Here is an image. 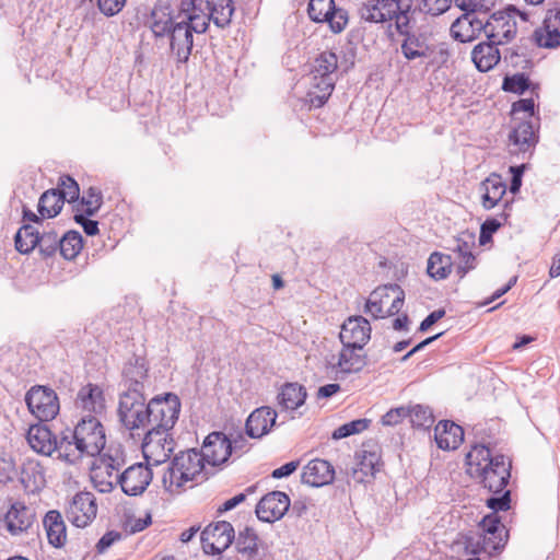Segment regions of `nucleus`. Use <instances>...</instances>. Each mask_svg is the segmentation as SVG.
I'll list each match as a JSON object with an SVG mask.
<instances>
[{
	"label": "nucleus",
	"instance_id": "42",
	"mask_svg": "<svg viewBox=\"0 0 560 560\" xmlns=\"http://www.w3.org/2000/svg\"><path fill=\"white\" fill-rule=\"evenodd\" d=\"M401 52L408 60L427 57L429 55V46L421 35L407 33L401 44Z\"/></svg>",
	"mask_w": 560,
	"mask_h": 560
},
{
	"label": "nucleus",
	"instance_id": "41",
	"mask_svg": "<svg viewBox=\"0 0 560 560\" xmlns=\"http://www.w3.org/2000/svg\"><path fill=\"white\" fill-rule=\"evenodd\" d=\"M65 205L59 189H48L39 198L38 212L43 218H55L58 215Z\"/></svg>",
	"mask_w": 560,
	"mask_h": 560
},
{
	"label": "nucleus",
	"instance_id": "16",
	"mask_svg": "<svg viewBox=\"0 0 560 560\" xmlns=\"http://www.w3.org/2000/svg\"><path fill=\"white\" fill-rule=\"evenodd\" d=\"M97 504L91 492H79L72 497L66 509L67 520L75 527L84 528L96 517Z\"/></svg>",
	"mask_w": 560,
	"mask_h": 560
},
{
	"label": "nucleus",
	"instance_id": "34",
	"mask_svg": "<svg viewBox=\"0 0 560 560\" xmlns=\"http://www.w3.org/2000/svg\"><path fill=\"white\" fill-rule=\"evenodd\" d=\"M122 377V390L138 389L143 392V381L148 377L144 359L138 357L129 361L124 368Z\"/></svg>",
	"mask_w": 560,
	"mask_h": 560
},
{
	"label": "nucleus",
	"instance_id": "53",
	"mask_svg": "<svg viewBox=\"0 0 560 560\" xmlns=\"http://www.w3.org/2000/svg\"><path fill=\"white\" fill-rule=\"evenodd\" d=\"M528 79L523 73H517L512 77H505L502 88L506 92L522 94L528 89Z\"/></svg>",
	"mask_w": 560,
	"mask_h": 560
},
{
	"label": "nucleus",
	"instance_id": "6",
	"mask_svg": "<svg viewBox=\"0 0 560 560\" xmlns=\"http://www.w3.org/2000/svg\"><path fill=\"white\" fill-rule=\"evenodd\" d=\"M205 460L200 452L188 450L176 455L163 475V483L171 491H178L188 481H199L207 479L205 470Z\"/></svg>",
	"mask_w": 560,
	"mask_h": 560
},
{
	"label": "nucleus",
	"instance_id": "57",
	"mask_svg": "<svg viewBox=\"0 0 560 560\" xmlns=\"http://www.w3.org/2000/svg\"><path fill=\"white\" fill-rule=\"evenodd\" d=\"M511 494L509 490H505L501 497H491L487 499V506L492 510V513L497 514L499 511H506L510 509Z\"/></svg>",
	"mask_w": 560,
	"mask_h": 560
},
{
	"label": "nucleus",
	"instance_id": "47",
	"mask_svg": "<svg viewBox=\"0 0 560 560\" xmlns=\"http://www.w3.org/2000/svg\"><path fill=\"white\" fill-rule=\"evenodd\" d=\"M371 421L369 419H357L353 421H350L348 423H345L337 428L332 434L331 438L334 440H341L345 438H348L353 434H359L366 430L370 425Z\"/></svg>",
	"mask_w": 560,
	"mask_h": 560
},
{
	"label": "nucleus",
	"instance_id": "14",
	"mask_svg": "<svg viewBox=\"0 0 560 560\" xmlns=\"http://www.w3.org/2000/svg\"><path fill=\"white\" fill-rule=\"evenodd\" d=\"M28 410L40 421L52 420L59 412V400L51 388L33 386L25 396Z\"/></svg>",
	"mask_w": 560,
	"mask_h": 560
},
{
	"label": "nucleus",
	"instance_id": "24",
	"mask_svg": "<svg viewBox=\"0 0 560 560\" xmlns=\"http://www.w3.org/2000/svg\"><path fill=\"white\" fill-rule=\"evenodd\" d=\"M35 512L23 502L16 501L11 504L3 517L7 530L11 535H19L26 532L34 523Z\"/></svg>",
	"mask_w": 560,
	"mask_h": 560
},
{
	"label": "nucleus",
	"instance_id": "44",
	"mask_svg": "<svg viewBox=\"0 0 560 560\" xmlns=\"http://www.w3.org/2000/svg\"><path fill=\"white\" fill-rule=\"evenodd\" d=\"M82 249V236L79 232L69 231L59 240V253L68 259H74Z\"/></svg>",
	"mask_w": 560,
	"mask_h": 560
},
{
	"label": "nucleus",
	"instance_id": "56",
	"mask_svg": "<svg viewBox=\"0 0 560 560\" xmlns=\"http://www.w3.org/2000/svg\"><path fill=\"white\" fill-rule=\"evenodd\" d=\"M454 264H456L457 275L463 278L469 270H472L476 267V257L471 250L466 255H462L458 258H455Z\"/></svg>",
	"mask_w": 560,
	"mask_h": 560
},
{
	"label": "nucleus",
	"instance_id": "35",
	"mask_svg": "<svg viewBox=\"0 0 560 560\" xmlns=\"http://www.w3.org/2000/svg\"><path fill=\"white\" fill-rule=\"evenodd\" d=\"M363 348L342 346L338 361L334 364L339 372L351 374L360 372L366 364L365 355L361 353Z\"/></svg>",
	"mask_w": 560,
	"mask_h": 560
},
{
	"label": "nucleus",
	"instance_id": "29",
	"mask_svg": "<svg viewBox=\"0 0 560 560\" xmlns=\"http://www.w3.org/2000/svg\"><path fill=\"white\" fill-rule=\"evenodd\" d=\"M436 444L442 450H456L464 440V430L453 421H440L434 429Z\"/></svg>",
	"mask_w": 560,
	"mask_h": 560
},
{
	"label": "nucleus",
	"instance_id": "37",
	"mask_svg": "<svg viewBox=\"0 0 560 560\" xmlns=\"http://www.w3.org/2000/svg\"><path fill=\"white\" fill-rule=\"evenodd\" d=\"M509 139L520 151L526 152L529 150L537 142L533 122L530 120L521 121L510 133Z\"/></svg>",
	"mask_w": 560,
	"mask_h": 560
},
{
	"label": "nucleus",
	"instance_id": "31",
	"mask_svg": "<svg viewBox=\"0 0 560 560\" xmlns=\"http://www.w3.org/2000/svg\"><path fill=\"white\" fill-rule=\"evenodd\" d=\"M498 46V44L489 40L479 43L474 47L471 59L479 71L487 72L499 63L501 54Z\"/></svg>",
	"mask_w": 560,
	"mask_h": 560
},
{
	"label": "nucleus",
	"instance_id": "3",
	"mask_svg": "<svg viewBox=\"0 0 560 560\" xmlns=\"http://www.w3.org/2000/svg\"><path fill=\"white\" fill-rule=\"evenodd\" d=\"M150 28L158 37H167L170 52L178 63H186L194 47V35L177 14L171 15L162 9H154L151 13Z\"/></svg>",
	"mask_w": 560,
	"mask_h": 560
},
{
	"label": "nucleus",
	"instance_id": "18",
	"mask_svg": "<svg viewBox=\"0 0 560 560\" xmlns=\"http://www.w3.org/2000/svg\"><path fill=\"white\" fill-rule=\"evenodd\" d=\"M534 38L539 47L556 48L560 46L559 2H548L542 26L535 31Z\"/></svg>",
	"mask_w": 560,
	"mask_h": 560
},
{
	"label": "nucleus",
	"instance_id": "11",
	"mask_svg": "<svg viewBox=\"0 0 560 560\" xmlns=\"http://www.w3.org/2000/svg\"><path fill=\"white\" fill-rule=\"evenodd\" d=\"M180 400L176 394L166 393L149 400L148 428L170 432L179 416Z\"/></svg>",
	"mask_w": 560,
	"mask_h": 560
},
{
	"label": "nucleus",
	"instance_id": "62",
	"mask_svg": "<svg viewBox=\"0 0 560 560\" xmlns=\"http://www.w3.org/2000/svg\"><path fill=\"white\" fill-rule=\"evenodd\" d=\"M74 221L83 228L86 235L93 236L98 233L97 221L90 220L81 213L74 215Z\"/></svg>",
	"mask_w": 560,
	"mask_h": 560
},
{
	"label": "nucleus",
	"instance_id": "60",
	"mask_svg": "<svg viewBox=\"0 0 560 560\" xmlns=\"http://www.w3.org/2000/svg\"><path fill=\"white\" fill-rule=\"evenodd\" d=\"M126 0H98V8L107 16H113L120 12Z\"/></svg>",
	"mask_w": 560,
	"mask_h": 560
},
{
	"label": "nucleus",
	"instance_id": "20",
	"mask_svg": "<svg viewBox=\"0 0 560 560\" xmlns=\"http://www.w3.org/2000/svg\"><path fill=\"white\" fill-rule=\"evenodd\" d=\"M290 508V498L282 491H272L264 495L256 505V515L260 521L272 523L280 520Z\"/></svg>",
	"mask_w": 560,
	"mask_h": 560
},
{
	"label": "nucleus",
	"instance_id": "61",
	"mask_svg": "<svg viewBox=\"0 0 560 560\" xmlns=\"http://www.w3.org/2000/svg\"><path fill=\"white\" fill-rule=\"evenodd\" d=\"M121 537L122 535L119 532L110 530L105 533L96 544L97 552L104 553L109 547L114 545V542L120 540Z\"/></svg>",
	"mask_w": 560,
	"mask_h": 560
},
{
	"label": "nucleus",
	"instance_id": "5",
	"mask_svg": "<svg viewBox=\"0 0 560 560\" xmlns=\"http://www.w3.org/2000/svg\"><path fill=\"white\" fill-rule=\"evenodd\" d=\"M337 68L338 57L332 51H323L314 59L308 74L310 89L306 95L312 106L322 107L328 101L335 89Z\"/></svg>",
	"mask_w": 560,
	"mask_h": 560
},
{
	"label": "nucleus",
	"instance_id": "19",
	"mask_svg": "<svg viewBox=\"0 0 560 560\" xmlns=\"http://www.w3.org/2000/svg\"><path fill=\"white\" fill-rule=\"evenodd\" d=\"M237 441L233 446L232 442L222 432L210 433L201 447V455L206 464L215 467L224 464L236 448Z\"/></svg>",
	"mask_w": 560,
	"mask_h": 560
},
{
	"label": "nucleus",
	"instance_id": "21",
	"mask_svg": "<svg viewBox=\"0 0 560 560\" xmlns=\"http://www.w3.org/2000/svg\"><path fill=\"white\" fill-rule=\"evenodd\" d=\"M152 480V471L148 464L137 463L120 475L119 485L128 495L141 494Z\"/></svg>",
	"mask_w": 560,
	"mask_h": 560
},
{
	"label": "nucleus",
	"instance_id": "55",
	"mask_svg": "<svg viewBox=\"0 0 560 560\" xmlns=\"http://www.w3.org/2000/svg\"><path fill=\"white\" fill-rule=\"evenodd\" d=\"M378 465V456L375 453L363 451L362 458L359 463V471H361L364 476H374L376 468Z\"/></svg>",
	"mask_w": 560,
	"mask_h": 560
},
{
	"label": "nucleus",
	"instance_id": "32",
	"mask_svg": "<svg viewBox=\"0 0 560 560\" xmlns=\"http://www.w3.org/2000/svg\"><path fill=\"white\" fill-rule=\"evenodd\" d=\"M20 480L32 492L43 489L46 485L44 466L36 459L27 458L22 464Z\"/></svg>",
	"mask_w": 560,
	"mask_h": 560
},
{
	"label": "nucleus",
	"instance_id": "63",
	"mask_svg": "<svg viewBox=\"0 0 560 560\" xmlns=\"http://www.w3.org/2000/svg\"><path fill=\"white\" fill-rule=\"evenodd\" d=\"M506 218L508 215L505 213H502L500 215V219L499 218H491V219H487L482 224H481V229L486 232H488L489 234H493L495 233L500 228L501 225L506 221Z\"/></svg>",
	"mask_w": 560,
	"mask_h": 560
},
{
	"label": "nucleus",
	"instance_id": "49",
	"mask_svg": "<svg viewBox=\"0 0 560 560\" xmlns=\"http://www.w3.org/2000/svg\"><path fill=\"white\" fill-rule=\"evenodd\" d=\"M59 236L55 231H47L39 235L37 246L45 257H50L59 250Z\"/></svg>",
	"mask_w": 560,
	"mask_h": 560
},
{
	"label": "nucleus",
	"instance_id": "36",
	"mask_svg": "<svg viewBox=\"0 0 560 560\" xmlns=\"http://www.w3.org/2000/svg\"><path fill=\"white\" fill-rule=\"evenodd\" d=\"M306 392L302 385L288 383L278 394V405L285 411H293L304 404Z\"/></svg>",
	"mask_w": 560,
	"mask_h": 560
},
{
	"label": "nucleus",
	"instance_id": "28",
	"mask_svg": "<svg viewBox=\"0 0 560 560\" xmlns=\"http://www.w3.org/2000/svg\"><path fill=\"white\" fill-rule=\"evenodd\" d=\"M75 406L90 413H102L105 409V398L102 388L94 384L81 387L75 398Z\"/></svg>",
	"mask_w": 560,
	"mask_h": 560
},
{
	"label": "nucleus",
	"instance_id": "39",
	"mask_svg": "<svg viewBox=\"0 0 560 560\" xmlns=\"http://www.w3.org/2000/svg\"><path fill=\"white\" fill-rule=\"evenodd\" d=\"M454 266L451 255L433 252L428 259L427 272L434 280H443L448 277Z\"/></svg>",
	"mask_w": 560,
	"mask_h": 560
},
{
	"label": "nucleus",
	"instance_id": "43",
	"mask_svg": "<svg viewBox=\"0 0 560 560\" xmlns=\"http://www.w3.org/2000/svg\"><path fill=\"white\" fill-rule=\"evenodd\" d=\"M15 248L21 254L31 253L39 242V233L30 224L19 229L14 237Z\"/></svg>",
	"mask_w": 560,
	"mask_h": 560
},
{
	"label": "nucleus",
	"instance_id": "64",
	"mask_svg": "<svg viewBox=\"0 0 560 560\" xmlns=\"http://www.w3.org/2000/svg\"><path fill=\"white\" fill-rule=\"evenodd\" d=\"M445 316V310L439 308L433 312H431L420 324L419 330L425 331L428 330L433 324H435L438 320L443 318Z\"/></svg>",
	"mask_w": 560,
	"mask_h": 560
},
{
	"label": "nucleus",
	"instance_id": "15",
	"mask_svg": "<svg viewBox=\"0 0 560 560\" xmlns=\"http://www.w3.org/2000/svg\"><path fill=\"white\" fill-rule=\"evenodd\" d=\"M202 550L207 555H220L226 550L235 538L231 523L220 521L208 525L201 532Z\"/></svg>",
	"mask_w": 560,
	"mask_h": 560
},
{
	"label": "nucleus",
	"instance_id": "45",
	"mask_svg": "<svg viewBox=\"0 0 560 560\" xmlns=\"http://www.w3.org/2000/svg\"><path fill=\"white\" fill-rule=\"evenodd\" d=\"M408 417L410 418L412 427L416 428L428 429L434 422L431 409L422 405H416L408 408Z\"/></svg>",
	"mask_w": 560,
	"mask_h": 560
},
{
	"label": "nucleus",
	"instance_id": "27",
	"mask_svg": "<svg viewBox=\"0 0 560 560\" xmlns=\"http://www.w3.org/2000/svg\"><path fill=\"white\" fill-rule=\"evenodd\" d=\"M335 470L331 464L324 459H313L302 472V481L312 487H322L334 480Z\"/></svg>",
	"mask_w": 560,
	"mask_h": 560
},
{
	"label": "nucleus",
	"instance_id": "17",
	"mask_svg": "<svg viewBox=\"0 0 560 560\" xmlns=\"http://www.w3.org/2000/svg\"><path fill=\"white\" fill-rule=\"evenodd\" d=\"M124 460L116 452V456L105 455L101 464L92 470L94 487L102 493L110 492L115 485H119L120 469Z\"/></svg>",
	"mask_w": 560,
	"mask_h": 560
},
{
	"label": "nucleus",
	"instance_id": "8",
	"mask_svg": "<svg viewBox=\"0 0 560 560\" xmlns=\"http://www.w3.org/2000/svg\"><path fill=\"white\" fill-rule=\"evenodd\" d=\"M360 19L371 24H384L395 21L397 31L402 34L408 16L399 3L393 0H363L358 7Z\"/></svg>",
	"mask_w": 560,
	"mask_h": 560
},
{
	"label": "nucleus",
	"instance_id": "10",
	"mask_svg": "<svg viewBox=\"0 0 560 560\" xmlns=\"http://www.w3.org/2000/svg\"><path fill=\"white\" fill-rule=\"evenodd\" d=\"M405 302L400 285L388 283L376 288L365 303V312L374 318H385L398 314Z\"/></svg>",
	"mask_w": 560,
	"mask_h": 560
},
{
	"label": "nucleus",
	"instance_id": "51",
	"mask_svg": "<svg viewBox=\"0 0 560 560\" xmlns=\"http://www.w3.org/2000/svg\"><path fill=\"white\" fill-rule=\"evenodd\" d=\"M455 4L463 11L472 13L488 12L495 5V0H454Z\"/></svg>",
	"mask_w": 560,
	"mask_h": 560
},
{
	"label": "nucleus",
	"instance_id": "26",
	"mask_svg": "<svg viewBox=\"0 0 560 560\" xmlns=\"http://www.w3.org/2000/svg\"><path fill=\"white\" fill-rule=\"evenodd\" d=\"M277 412L270 407H260L254 410L246 421V433L254 439L267 434L276 424Z\"/></svg>",
	"mask_w": 560,
	"mask_h": 560
},
{
	"label": "nucleus",
	"instance_id": "40",
	"mask_svg": "<svg viewBox=\"0 0 560 560\" xmlns=\"http://www.w3.org/2000/svg\"><path fill=\"white\" fill-rule=\"evenodd\" d=\"M235 539V548L238 553L247 560L256 558L258 555V536L253 528L246 527L241 530Z\"/></svg>",
	"mask_w": 560,
	"mask_h": 560
},
{
	"label": "nucleus",
	"instance_id": "46",
	"mask_svg": "<svg viewBox=\"0 0 560 560\" xmlns=\"http://www.w3.org/2000/svg\"><path fill=\"white\" fill-rule=\"evenodd\" d=\"M177 16L182 21L186 22L187 27L192 35L206 33L211 22L209 14L203 10L202 12H196L192 15L185 16L184 14H177Z\"/></svg>",
	"mask_w": 560,
	"mask_h": 560
},
{
	"label": "nucleus",
	"instance_id": "52",
	"mask_svg": "<svg viewBox=\"0 0 560 560\" xmlns=\"http://www.w3.org/2000/svg\"><path fill=\"white\" fill-rule=\"evenodd\" d=\"M454 0H420L419 9L425 14L433 16L445 13Z\"/></svg>",
	"mask_w": 560,
	"mask_h": 560
},
{
	"label": "nucleus",
	"instance_id": "54",
	"mask_svg": "<svg viewBox=\"0 0 560 560\" xmlns=\"http://www.w3.org/2000/svg\"><path fill=\"white\" fill-rule=\"evenodd\" d=\"M474 246L475 235L471 233H462L457 238L454 240V244L451 249L456 255V258H458L459 256L471 252Z\"/></svg>",
	"mask_w": 560,
	"mask_h": 560
},
{
	"label": "nucleus",
	"instance_id": "12",
	"mask_svg": "<svg viewBox=\"0 0 560 560\" xmlns=\"http://www.w3.org/2000/svg\"><path fill=\"white\" fill-rule=\"evenodd\" d=\"M307 13L313 22L327 23L334 34L343 32L349 23V12L334 0H310Z\"/></svg>",
	"mask_w": 560,
	"mask_h": 560
},
{
	"label": "nucleus",
	"instance_id": "7",
	"mask_svg": "<svg viewBox=\"0 0 560 560\" xmlns=\"http://www.w3.org/2000/svg\"><path fill=\"white\" fill-rule=\"evenodd\" d=\"M149 401L143 392L138 389L121 390L118 404V417L121 424L130 432L144 431L148 428Z\"/></svg>",
	"mask_w": 560,
	"mask_h": 560
},
{
	"label": "nucleus",
	"instance_id": "59",
	"mask_svg": "<svg viewBox=\"0 0 560 560\" xmlns=\"http://www.w3.org/2000/svg\"><path fill=\"white\" fill-rule=\"evenodd\" d=\"M406 417H408V408L398 407L390 409L382 417V423L384 425H396L400 423Z\"/></svg>",
	"mask_w": 560,
	"mask_h": 560
},
{
	"label": "nucleus",
	"instance_id": "50",
	"mask_svg": "<svg viewBox=\"0 0 560 560\" xmlns=\"http://www.w3.org/2000/svg\"><path fill=\"white\" fill-rule=\"evenodd\" d=\"M81 203L85 206L84 212L86 215H94L103 203L102 192L95 187H90L82 197Z\"/></svg>",
	"mask_w": 560,
	"mask_h": 560
},
{
	"label": "nucleus",
	"instance_id": "48",
	"mask_svg": "<svg viewBox=\"0 0 560 560\" xmlns=\"http://www.w3.org/2000/svg\"><path fill=\"white\" fill-rule=\"evenodd\" d=\"M57 189H59V194L63 201L73 202L79 199V185L72 177L68 175H63L59 178Z\"/></svg>",
	"mask_w": 560,
	"mask_h": 560
},
{
	"label": "nucleus",
	"instance_id": "25",
	"mask_svg": "<svg viewBox=\"0 0 560 560\" xmlns=\"http://www.w3.org/2000/svg\"><path fill=\"white\" fill-rule=\"evenodd\" d=\"M26 438L30 446L36 453L50 456L56 452L59 455L60 439L54 436L47 425H31Z\"/></svg>",
	"mask_w": 560,
	"mask_h": 560
},
{
	"label": "nucleus",
	"instance_id": "38",
	"mask_svg": "<svg viewBox=\"0 0 560 560\" xmlns=\"http://www.w3.org/2000/svg\"><path fill=\"white\" fill-rule=\"evenodd\" d=\"M207 10L214 25L224 28L230 25L235 8L232 0H218L214 3L207 1Z\"/></svg>",
	"mask_w": 560,
	"mask_h": 560
},
{
	"label": "nucleus",
	"instance_id": "9",
	"mask_svg": "<svg viewBox=\"0 0 560 560\" xmlns=\"http://www.w3.org/2000/svg\"><path fill=\"white\" fill-rule=\"evenodd\" d=\"M517 18L526 21V14L510 5L505 10L492 13L486 21L485 35L489 40L498 45L512 42L517 34Z\"/></svg>",
	"mask_w": 560,
	"mask_h": 560
},
{
	"label": "nucleus",
	"instance_id": "33",
	"mask_svg": "<svg viewBox=\"0 0 560 560\" xmlns=\"http://www.w3.org/2000/svg\"><path fill=\"white\" fill-rule=\"evenodd\" d=\"M43 525L46 530L48 542L60 548L67 541V528L59 511H48L43 520Z\"/></svg>",
	"mask_w": 560,
	"mask_h": 560
},
{
	"label": "nucleus",
	"instance_id": "22",
	"mask_svg": "<svg viewBox=\"0 0 560 560\" xmlns=\"http://www.w3.org/2000/svg\"><path fill=\"white\" fill-rule=\"evenodd\" d=\"M342 346L363 348L371 337V325L363 316L349 317L340 331Z\"/></svg>",
	"mask_w": 560,
	"mask_h": 560
},
{
	"label": "nucleus",
	"instance_id": "1",
	"mask_svg": "<svg viewBox=\"0 0 560 560\" xmlns=\"http://www.w3.org/2000/svg\"><path fill=\"white\" fill-rule=\"evenodd\" d=\"M106 444L104 428L95 416L83 417L75 428L60 436L59 459L77 464L83 457L98 455Z\"/></svg>",
	"mask_w": 560,
	"mask_h": 560
},
{
	"label": "nucleus",
	"instance_id": "13",
	"mask_svg": "<svg viewBox=\"0 0 560 560\" xmlns=\"http://www.w3.org/2000/svg\"><path fill=\"white\" fill-rule=\"evenodd\" d=\"M142 453L147 464L158 466L165 463L174 452L172 434L163 430H144Z\"/></svg>",
	"mask_w": 560,
	"mask_h": 560
},
{
	"label": "nucleus",
	"instance_id": "2",
	"mask_svg": "<svg viewBox=\"0 0 560 560\" xmlns=\"http://www.w3.org/2000/svg\"><path fill=\"white\" fill-rule=\"evenodd\" d=\"M466 471L489 492L500 493L508 486L511 463L503 455H492L486 445H475L466 456Z\"/></svg>",
	"mask_w": 560,
	"mask_h": 560
},
{
	"label": "nucleus",
	"instance_id": "58",
	"mask_svg": "<svg viewBox=\"0 0 560 560\" xmlns=\"http://www.w3.org/2000/svg\"><path fill=\"white\" fill-rule=\"evenodd\" d=\"M16 475L18 468L13 459H0V482L7 483L9 481H12Z\"/></svg>",
	"mask_w": 560,
	"mask_h": 560
},
{
	"label": "nucleus",
	"instance_id": "4",
	"mask_svg": "<svg viewBox=\"0 0 560 560\" xmlns=\"http://www.w3.org/2000/svg\"><path fill=\"white\" fill-rule=\"evenodd\" d=\"M508 541V532L498 514L490 513L482 517L476 532L464 536L465 551L470 555L500 552Z\"/></svg>",
	"mask_w": 560,
	"mask_h": 560
},
{
	"label": "nucleus",
	"instance_id": "23",
	"mask_svg": "<svg viewBox=\"0 0 560 560\" xmlns=\"http://www.w3.org/2000/svg\"><path fill=\"white\" fill-rule=\"evenodd\" d=\"M485 31L483 20L476 14L465 12L451 25V36L459 43H470Z\"/></svg>",
	"mask_w": 560,
	"mask_h": 560
},
{
	"label": "nucleus",
	"instance_id": "30",
	"mask_svg": "<svg viewBox=\"0 0 560 560\" xmlns=\"http://www.w3.org/2000/svg\"><path fill=\"white\" fill-rule=\"evenodd\" d=\"M481 205L486 210H491L500 203L506 192V184L502 177L495 173L490 174L480 184Z\"/></svg>",
	"mask_w": 560,
	"mask_h": 560
}]
</instances>
